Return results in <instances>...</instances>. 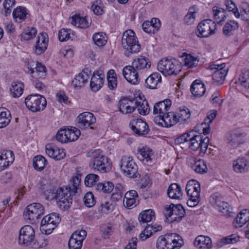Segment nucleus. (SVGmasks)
<instances>
[{
  "mask_svg": "<svg viewBox=\"0 0 249 249\" xmlns=\"http://www.w3.org/2000/svg\"><path fill=\"white\" fill-rule=\"evenodd\" d=\"M87 156L92 158L89 164L91 170L95 171H109L111 170V163L100 149L91 150L87 153Z\"/></svg>",
  "mask_w": 249,
  "mask_h": 249,
  "instance_id": "obj_2",
  "label": "nucleus"
},
{
  "mask_svg": "<svg viewBox=\"0 0 249 249\" xmlns=\"http://www.w3.org/2000/svg\"><path fill=\"white\" fill-rule=\"evenodd\" d=\"M155 219V212L152 209L143 211L139 215V220L141 224L150 222Z\"/></svg>",
  "mask_w": 249,
  "mask_h": 249,
  "instance_id": "obj_41",
  "label": "nucleus"
},
{
  "mask_svg": "<svg viewBox=\"0 0 249 249\" xmlns=\"http://www.w3.org/2000/svg\"><path fill=\"white\" fill-rule=\"evenodd\" d=\"M56 226L54 224L49 223L46 224V218H43L40 223V229L42 232L45 234H50L52 232L53 230L55 228Z\"/></svg>",
  "mask_w": 249,
  "mask_h": 249,
  "instance_id": "obj_56",
  "label": "nucleus"
},
{
  "mask_svg": "<svg viewBox=\"0 0 249 249\" xmlns=\"http://www.w3.org/2000/svg\"><path fill=\"white\" fill-rule=\"evenodd\" d=\"M184 65L189 67L192 68L196 66L198 62L199 59L197 57H195L190 54L183 53Z\"/></svg>",
  "mask_w": 249,
  "mask_h": 249,
  "instance_id": "obj_48",
  "label": "nucleus"
},
{
  "mask_svg": "<svg viewBox=\"0 0 249 249\" xmlns=\"http://www.w3.org/2000/svg\"><path fill=\"white\" fill-rule=\"evenodd\" d=\"M102 5L101 0H97L92 3L91 10L97 15H101L103 13V10L101 5Z\"/></svg>",
  "mask_w": 249,
  "mask_h": 249,
  "instance_id": "obj_64",
  "label": "nucleus"
},
{
  "mask_svg": "<svg viewBox=\"0 0 249 249\" xmlns=\"http://www.w3.org/2000/svg\"><path fill=\"white\" fill-rule=\"evenodd\" d=\"M46 164L45 158L41 155L35 157L33 160V166L36 170H42Z\"/></svg>",
  "mask_w": 249,
  "mask_h": 249,
  "instance_id": "obj_52",
  "label": "nucleus"
},
{
  "mask_svg": "<svg viewBox=\"0 0 249 249\" xmlns=\"http://www.w3.org/2000/svg\"><path fill=\"white\" fill-rule=\"evenodd\" d=\"M190 91L193 95L196 97H202L205 92V85L199 80H196L192 84Z\"/></svg>",
  "mask_w": 249,
  "mask_h": 249,
  "instance_id": "obj_31",
  "label": "nucleus"
},
{
  "mask_svg": "<svg viewBox=\"0 0 249 249\" xmlns=\"http://www.w3.org/2000/svg\"><path fill=\"white\" fill-rule=\"evenodd\" d=\"M213 14L214 22L218 24L221 23V22L226 18L224 10L217 6H214L213 8Z\"/></svg>",
  "mask_w": 249,
  "mask_h": 249,
  "instance_id": "obj_45",
  "label": "nucleus"
},
{
  "mask_svg": "<svg viewBox=\"0 0 249 249\" xmlns=\"http://www.w3.org/2000/svg\"><path fill=\"white\" fill-rule=\"evenodd\" d=\"M185 213V210L180 204L166 205L163 211V214L166 219L170 218L169 220L171 222L180 221L184 216Z\"/></svg>",
  "mask_w": 249,
  "mask_h": 249,
  "instance_id": "obj_9",
  "label": "nucleus"
},
{
  "mask_svg": "<svg viewBox=\"0 0 249 249\" xmlns=\"http://www.w3.org/2000/svg\"><path fill=\"white\" fill-rule=\"evenodd\" d=\"M71 34L74 36L73 31L71 29H62L58 33V37L60 41H65L68 40L71 38Z\"/></svg>",
  "mask_w": 249,
  "mask_h": 249,
  "instance_id": "obj_60",
  "label": "nucleus"
},
{
  "mask_svg": "<svg viewBox=\"0 0 249 249\" xmlns=\"http://www.w3.org/2000/svg\"><path fill=\"white\" fill-rule=\"evenodd\" d=\"M37 34V30L34 28H28L20 35L21 40L28 41L33 38Z\"/></svg>",
  "mask_w": 249,
  "mask_h": 249,
  "instance_id": "obj_54",
  "label": "nucleus"
},
{
  "mask_svg": "<svg viewBox=\"0 0 249 249\" xmlns=\"http://www.w3.org/2000/svg\"><path fill=\"white\" fill-rule=\"evenodd\" d=\"M83 200L85 206L89 208L93 207L96 203L94 195L91 192H88L85 195Z\"/></svg>",
  "mask_w": 249,
  "mask_h": 249,
  "instance_id": "obj_58",
  "label": "nucleus"
},
{
  "mask_svg": "<svg viewBox=\"0 0 249 249\" xmlns=\"http://www.w3.org/2000/svg\"><path fill=\"white\" fill-rule=\"evenodd\" d=\"M137 99L124 98L119 101V110L124 114L132 113L136 108Z\"/></svg>",
  "mask_w": 249,
  "mask_h": 249,
  "instance_id": "obj_21",
  "label": "nucleus"
},
{
  "mask_svg": "<svg viewBox=\"0 0 249 249\" xmlns=\"http://www.w3.org/2000/svg\"><path fill=\"white\" fill-rule=\"evenodd\" d=\"M210 203L214 207H217L219 211L225 214L231 212V208L228 203L224 200L223 196L218 192L213 194L210 197Z\"/></svg>",
  "mask_w": 249,
  "mask_h": 249,
  "instance_id": "obj_13",
  "label": "nucleus"
},
{
  "mask_svg": "<svg viewBox=\"0 0 249 249\" xmlns=\"http://www.w3.org/2000/svg\"><path fill=\"white\" fill-rule=\"evenodd\" d=\"M171 106V101L165 99L156 103L153 107V114L157 115L154 118V122L157 123L160 119L168 111Z\"/></svg>",
  "mask_w": 249,
  "mask_h": 249,
  "instance_id": "obj_15",
  "label": "nucleus"
},
{
  "mask_svg": "<svg viewBox=\"0 0 249 249\" xmlns=\"http://www.w3.org/2000/svg\"><path fill=\"white\" fill-rule=\"evenodd\" d=\"M186 190L187 195L189 197L187 202V205L190 207L196 206L200 200L199 183L196 180H190L186 184Z\"/></svg>",
  "mask_w": 249,
  "mask_h": 249,
  "instance_id": "obj_6",
  "label": "nucleus"
},
{
  "mask_svg": "<svg viewBox=\"0 0 249 249\" xmlns=\"http://www.w3.org/2000/svg\"><path fill=\"white\" fill-rule=\"evenodd\" d=\"M24 85L18 81L13 82L10 88L11 95L13 97L18 98L23 93Z\"/></svg>",
  "mask_w": 249,
  "mask_h": 249,
  "instance_id": "obj_42",
  "label": "nucleus"
},
{
  "mask_svg": "<svg viewBox=\"0 0 249 249\" xmlns=\"http://www.w3.org/2000/svg\"><path fill=\"white\" fill-rule=\"evenodd\" d=\"M35 232L30 225H25L21 228L19 232L18 243L20 245L28 246L34 241Z\"/></svg>",
  "mask_w": 249,
  "mask_h": 249,
  "instance_id": "obj_14",
  "label": "nucleus"
},
{
  "mask_svg": "<svg viewBox=\"0 0 249 249\" xmlns=\"http://www.w3.org/2000/svg\"><path fill=\"white\" fill-rule=\"evenodd\" d=\"M80 175L73 177L70 180L71 186H66L59 188H52L44 191L43 193L47 199H55L57 206L62 210H66L70 207L72 204V196L75 195L81 182Z\"/></svg>",
  "mask_w": 249,
  "mask_h": 249,
  "instance_id": "obj_1",
  "label": "nucleus"
},
{
  "mask_svg": "<svg viewBox=\"0 0 249 249\" xmlns=\"http://www.w3.org/2000/svg\"><path fill=\"white\" fill-rule=\"evenodd\" d=\"M225 63L212 64L209 66L210 70L214 71L213 74V80L217 83H222L227 75L228 69H225Z\"/></svg>",
  "mask_w": 249,
  "mask_h": 249,
  "instance_id": "obj_18",
  "label": "nucleus"
},
{
  "mask_svg": "<svg viewBox=\"0 0 249 249\" xmlns=\"http://www.w3.org/2000/svg\"><path fill=\"white\" fill-rule=\"evenodd\" d=\"M132 131L138 136H142L148 133L149 127L145 122L140 119H134L130 122Z\"/></svg>",
  "mask_w": 249,
  "mask_h": 249,
  "instance_id": "obj_19",
  "label": "nucleus"
},
{
  "mask_svg": "<svg viewBox=\"0 0 249 249\" xmlns=\"http://www.w3.org/2000/svg\"><path fill=\"white\" fill-rule=\"evenodd\" d=\"M131 66L139 71L147 70L151 67V62L149 60L144 56H141L132 62Z\"/></svg>",
  "mask_w": 249,
  "mask_h": 249,
  "instance_id": "obj_27",
  "label": "nucleus"
},
{
  "mask_svg": "<svg viewBox=\"0 0 249 249\" xmlns=\"http://www.w3.org/2000/svg\"><path fill=\"white\" fill-rule=\"evenodd\" d=\"M238 27L239 25L237 22L230 20L224 25L223 32L224 35H229L231 31L238 29Z\"/></svg>",
  "mask_w": 249,
  "mask_h": 249,
  "instance_id": "obj_57",
  "label": "nucleus"
},
{
  "mask_svg": "<svg viewBox=\"0 0 249 249\" xmlns=\"http://www.w3.org/2000/svg\"><path fill=\"white\" fill-rule=\"evenodd\" d=\"M181 65L176 59L164 58L158 63L159 71L165 76L177 75L181 71Z\"/></svg>",
  "mask_w": 249,
  "mask_h": 249,
  "instance_id": "obj_4",
  "label": "nucleus"
},
{
  "mask_svg": "<svg viewBox=\"0 0 249 249\" xmlns=\"http://www.w3.org/2000/svg\"><path fill=\"white\" fill-rule=\"evenodd\" d=\"M198 10L196 5H193L189 8L187 14L184 18V22L186 24L190 25L194 23Z\"/></svg>",
  "mask_w": 249,
  "mask_h": 249,
  "instance_id": "obj_39",
  "label": "nucleus"
},
{
  "mask_svg": "<svg viewBox=\"0 0 249 249\" xmlns=\"http://www.w3.org/2000/svg\"><path fill=\"white\" fill-rule=\"evenodd\" d=\"M77 120L80 127L83 128L90 127V129L93 128L91 125L96 122V118L94 115L89 112H85L80 114L78 116Z\"/></svg>",
  "mask_w": 249,
  "mask_h": 249,
  "instance_id": "obj_23",
  "label": "nucleus"
},
{
  "mask_svg": "<svg viewBox=\"0 0 249 249\" xmlns=\"http://www.w3.org/2000/svg\"><path fill=\"white\" fill-rule=\"evenodd\" d=\"M71 23L79 28L86 29L89 27L90 23L86 17H81L79 15H75L70 18Z\"/></svg>",
  "mask_w": 249,
  "mask_h": 249,
  "instance_id": "obj_32",
  "label": "nucleus"
},
{
  "mask_svg": "<svg viewBox=\"0 0 249 249\" xmlns=\"http://www.w3.org/2000/svg\"><path fill=\"white\" fill-rule=\"evenodd\" d=\"M45 150L46 154L50 157L56 160L63 159L66 155L64 149L60 148L51 143L46 145Z\"/></svg>",
  "mask_w": 249,
  "mask_h": 249,
  "instance_id": "obj_25",
  "label": "nucleus"
},
{
  "mask_svg": "<svg viewBox=\"0 0 249 249\" xmlns=\"http://www.w3.org/2000/svg\"><path fill=\"white\" fill-rule=\"evenodd\" d=\"M92 39L95 45L102 47L107 43V37L105 33L100 32L95 33L92 36Z\"/></svg>",
  "mask_w": 249,
  "mask_h": 249,
  "instance_id": "obj_46",
  "label": "nucleus"
},
{
  "mask_svg": "<svg viewBox=\"0 0 249 249\" xmlns=\"http://www.w3.org/2000/svg\"><path fill=\"white\" fill-rule=\"evenodd\" d=\"M87 236L85 230L76 231L71 235L68 243L70 249H81Z\"/></svg>",
  "mask_w": 249,
  "mask_h": 249,
  "instance_id": "obj_16",
  "label": "nucleus"
},
{
  "mask_svg": "<svg viewBox=\"0 0 249 249\" xmlns=\"http://www.w3.org/2000/svg\"><path fill=\"white\" fill-rule=\"evenodd\" d=\"M123 74L125 79L132 85H137L140 82L138 72L131 66H126L123 70Z\"/></svg>",
  "mask_w": 249,
  "mask_h": 249,
  "instance_id": "obj_24",
  "label": "nucleus"
},
{
  "mask_svg": "<svg viewBox=\"0 0 249 249\" xmlns=\"http://www.w3.org/2000/svg\"><path fill=\"white\" fill-rule=\"evenodd\" d=\"M138 158L144 164L149 165L152 162V150L148 147L144 146L139 148L137 153Z\"/></svg>",
  "mask_w": 249,
  "mask_h": 249,
  "instance_id": "obj_28",
  "label": "nucleus"
},
{
  "mask_svg": "<svg viewBox=\"0 0 249 249\" xmlns=\"http://www.w3.org/2000/svg\"><path fill=\"white\" fill-rule=\"evenodd\" d=\"M183 244L180 235L174 233H169L160 235L156 243L158 249H179Z\"/></svg>",
  "mask_w": 249,
  "mask_h": 249,
  "instance_id": "obj_3",
  "label": "nucleus"
},
{
  "mask_svg": "<svg viewBox=\"0 0 249 249\" xmlns=\"http://www.w3.org/2000/svg\"><path fill=\"white\" fill-rule=\"evenodd\" d=\"M108 87L110 89H114L117 87V80L116 74L114 70H110L107 75Z\"/></svg>",
  "mask_w": 249,
  "mask_h": 249,
  "instance_id": "obj_50",
  "label": "nucleus"
},
{
  "mask_svg": "<svg viewBox=\"0 0 249 249\" xmlns=\"http://www.w3.org/2000/svg\"><path fill=\"white\" fill-rule=\"evenodd\" d=\"M194 244L195 247L199 249H210L212 246L211 238L204 235L197 236L194 242Z\"/></svg>",
  "mask_w": 249,
  "mask_h": 249,
  "instance_id": "obj_34",
  "label": "nucleus"
},
{
  "mask_svg": "<svg viewBox=\"0 0 249 249\" xmlns=\"http://www.w3.org/2000/svg\"><path fill=\"white\" fill-rule=\"evenodd\" d=\"M122 45L127 53H137L141 49L135 33L131 30L125 31L122 36Z\"/></svg>",
  "mask_w": 249,
  "mask_h": 249,
  "instance_id": "obj_5",
  "label": "nucleus"
},
{
  "mask_svg": "<svg viewBox=\"0 0 249 249\" xmlns=\"http://www.w3.org/2000/svg\"><path fill=\"white\" fill-rule=\"evenodd\" d=\"M121 169L123 171H137L138 167L131 157H124L121 160Z\"/></svg>",
  "mask_w": 249,
  "mask_h": 249,
  "instance_id": "obj_35",
  "label": "nucleus"
},
{
  "mask_svg": "<svg viewBox=\"0 0 249 249\" xmlns=\"http://www.w3.org/2000/svg\"><path fill=\"white\" fill-rule=\"evenodd\" d=\"M136 108L139 113L142 115L148 114L150 111V108L146 100L138 101L137 100Z\"/></svg>",
  "mask_w": 249,
  "mask_h": 249,
  "instance_id": "obj_55",
  "label": "nucleus"
},
{
  "mask_svg": "<svg viewBox=\"0 0 249 249\" xmlns=\"http://www.w3.org/2000/svg\"><path fill=\"white\" fill-rule=\"evenodd\" d=\"M216 114L217 111L216 110H212L205 119L204 122L200 124L203 134L207 135L210 133V124L215 119Z\"/></svg>",
  "mask_w": 249,
  "mask_h": 249,
  "instance_id": "obj_38",
  "label": "nucleus"
},
{
  "mask_svg": "<svg viewBox=\"0 0 249 249\" xmlns=\"http://www.w3.org/2000/svg\"><path fill=\"white\" fill-rule=\"evenodd\" d=\"M105 78V75L102 70L95 71L91 77L90 86L93 91L99 90L103 86Z\"/></svg>",
  "mask_w": 249,
  "mask_h": 249,
  "instance_id": "obj_22",
  "label": "nucleus"
},
{
  "mask_svg": "<svg viewBox=\"0 0 249 249\" xmlns=\"http://www.w3.org/2000/svg\"><path fill=\"white\" fill-rule=\"evenodd\" d=\"M99 179L98 175L94 174H89L85 178V184L86 186H92L99 180Z\"/></svg>",
  "mask_w": 249,
  "mask_h": 249,
  "instance_id": "obj_61",
  "label": "nucleus"
},
{
  "mask_svg": "<svg viewBox=\"0 0 249 249\" xmlns=\"http://www.w3.org/2000/svg\"><path fill=\"white\" fill-rule=\"evenodd\" d=\"M80 130L74 127L66 129V136L68 137V142H74L77 140L80 135Z\"/></svg>",
  "mask_w": 249,
  "mask_h": 249,
  "instance_id": "obj_49",
  "label": "nucleus"
},
{
  "mask_svg": "<svg viewBox=\"0 0 249 249\" xmlns=\"http://www.w3.org/2000/svg\"><path fill=\"white\" fill-rule=\"evenodd\" d=\"M249 221V212L247 210L241 211L236 217L233 224L235 228H240Z\"/></svg>",
  "mask_w": 249,
  "mask_h": 249,
  "instance_id": "obj_37",
  "label": "nucleus"
},
{
  "mask_svg": "<svg viewBox=\"0 0 249 249\" xmlns=\"http://www.w3.org/2000/svg\"><path fill=\"white\" fill-rule=\"evenodd\" d=\"M178 122L177 114L173 112H167L157 124L162 126L170 127Z\"/></svg>",
  "mask_w": 249,
  "mask_h": 249,
  "instance_id": "obj_29",
  "label": "nucleus"
},
{
  "mask_svg": "<svg viewBox=\"0 0 249 249\" xmlns=\"http://www.w3.org/2000/svg\"><path fill=\"white\" fill-rule=\"evenodd\" d=\"M246 133L243 130L239 129H235L227 134L226 142L231 146H237L246 142Z\"/></svg>",
  "mask_w": 249,
  "mask_h": 249,
  "instance_id": "obj_12",
  "label": "nucleus"
},
{
  "mask_svg": "<svg viewBox=\"0 0 249 249\" xmlns=\"http://www.w3.org/2000/svg\"><path fill=\"white\" fill-rule=\"evenodd\" d=\"M232 166L234 171L236 170H248L249 163L245 158H239L233 161Z\"/></svg>",
  "mask_w": 249,
  "mask_h": 249,
  "instance_id": "obj_44",
  "label": "nucleus"
},
{
  "mask_svg": "<svg viewBox=\"0 0 249 249\" xmlns=\"http://www.w3.org/2000/svg\"><path fill=\"white\" fill-rule=\"evenodd\" d=\"M28 69L32 76L36 79L44 78L46 75V67L40 63H36L35 71L29 67Z\"/></svg>",
  "mask_w": 249,
  "mask_h": 249,
  "instance_id": "obj_43",
  "label": "nucleus"
},
{
  "mask_svg": "<svg viewBox=\"0 0 249 249\" xmlns=\"http://www.w3.org/2000/svg\"><path fill=\"white\" fill-rule=\"evenodd\" d=\"M192 133L188 142L189 147L194 150L196 151L200 149V152L205 153L207 149L208 144L209 143V139L208 137H204L201 134L196 135Z\"/></svg>",
  "mask_w": 249,
  "mask_h": 249,
  "instance_id": "obj_10",
  "label": "nucleus"
},
{
  "mask_svg": "<svg viewBox=\"0 0 249 249\" xmlns=\"http://www.w3.org/2000/svg\"><path fill=\"white\" fill-rule=\"evenodd\" d=\"M235 16L243 20H249V5L247 3L244 4L240 12L238 11L235 13Z\"/></svg>",
  "mask_w": 249,
  "mask_h": 249,
  "instance_id": "obj_53",
  "label": "nucleus"
},
{
  "mask_svg": "<svg viewBox=\"0 0 249 249\" xmlns=\"http://www.w3.org/2000/svg\"><path fill=\"white\" fill-rule=\"evenodd\" d=\"M239 81L242 87L249 89V72H242L239 76Z\"/></svg>",
  "mask_w": 249,
  "mask_h": 249,
  "instance_id": "obj_63",
  "label": "nucleus"
},
{
  "mask_svg": "<svg viewBox=\"0 0 249 249\" xmlns=\"http://www.w3.org/2000/svg\"><path fill=\"white\" fill-rule=\"evenodd\" d=\"M168 196L172 199L179 200L183 197V193L180 186L177 183H172L167 190Z\"/></svg>",
  "mask_w": 249,
  "mask_h": 249,
  "instance_id": "obj_33",
  "label": "nucleus"
},
{
  "mask_svg": "<svg viewBox=\"0 0 249 249\" xmlns=\"http://www.w3.org/2000/svg\"><path fill=\"white\" fill-rule=\"evenodd\" d=\"M114 189V185L111 182L108 181L105 183H99L96 186L95 189L99 192L110 193Z\"/></svg>",
  "mask_w": 249,
  "mask_h": 249,
  "instance_id": "obj_51",
  "label": "nucleus"
},
{
  "mask_svg": "<svg viewBox=\"0 0 249 249\" xmlns=\"http://www.w3.org/2000/svg\"><path fill=\"white\" fill-rule=\"evenodd\" d=\"M178 122H185L190 117V112L188 108L180 109L177 114Z\"/></svg>",
  "mask_w": 249,
  "mask_h": 249,
  "instance_id": "obj_62",
  "label": "nucleus"
},
{
  "mask_svg": "<svg viewBox=\"0 0 249 249\" xmlns=\"http://www.w3.org/2000/svg\"><path fill=\"white\" fill-rule=\"evenodd\" d=\"M27 14V13L25 8L19 7L14 10L13 13V15L16 22L20 23L26 19Z\"/></svg>",
  "mask_w": 249,
  "mask_h": 249,
  "instance_id": "obj_47",
  "label": "nucleus"
},
{
  "mask_svg": "<svg viewBox=\"0 0 249 249\" xmlns=\"http://www.w3.org/2000/svg\"><path fill=\"white\" fill-rule=\"evenodd\" d=\"M25 103L27 107L34 112L44 110L47 105L45 98L37 94L28 95L25 99Z\"/></svg>",
  "mask_w": 249,
  "mask_h": 249,
  "instance_id": "obj_8",
  "label": "nucleus"
},
{
  "mask_svg": "<svg viewBox=\"0 0 249 249\" xmlns=\"http://www.w3.org/2000/svg\"><path fill=\"white\" fill-rule=\"evenodd\" d=\"M216 24L214 21L207 19L200 22L197 26V35L199 37H207L215 33Z\"/></svg>",
  "mask_w": 249,
  "mask_h": 249,
  "instance_id": "obj_11",
  "label": "nucleus"
},
{
  "mask_svg": "<svg viewBox=\"0 0 249 249\" xmlns=\"http://www.w3.org/2000/svg\"><path fill=\"white\" fill-rule=\"evenodd\" d=\"M44 213V208L42 204L33 203L26 207L23 213V216L27 222L33 223L36 222Z\"/></svg>",
  "mask_w": 249,
  "mask_h": 249,
  "instance_id": "obj_7",
  "label": "nucleus"
},
{
  "mask_svg": "<svg viewBox=\"0 0 249 249\" xmlns=\"http://www.w3.org/2000/svg\"><path fill=\"white\" fill-rule=\"evenodd\" d=\"M90 71L89 69H85L82 72L76 75L72 81V84L75 88H81L87 83L89 78Z\"/></svg>",
  "mask_w": 249,
  "mask_h": 249,
  "instance_id": "obj_26",
  "label": "nucleus"
},
{
  "mask_svg": "<svg viewBox=\"0 0 249 249\" xmlns=\"http://www.w3.org/2000/svg\"><path fill=\"white\" fill-rule=\"evenodd\" d=\"M48 43L49 37L48 35L46 33H39L34 46V53L36 55L41 54L47 50Z\"/></svg>",
  "mask_w": 249,
  "mask_h": 249,
  "instance_id": "obj_17",
  "label": "nucleus"
},
{
  "mask_svg": "<svg viewBox=\"0 0 249 249\" xmlns=\"http://www.w3.org/2000/svg\"><path fill=\"white\" fill-rule=\"evenodd\" d=\"M15 160L13 151L10 150L0 151V170H6L12 164Z\"/></svg>",
  "mask_w": 249,
  "mask_h": 249,
  "instance_id": "obj_20",
  "label": "nucleus"
},
{
  "mask_svg": "<svg viewBox=\"0 0 249 249\" xmlns=\"http://www.w3.org/2000/svg\"><path fill=\"white\" fill-rule=\"evenodd\" d=\"M10 112L4 107H0V128L6 127L11 120Z\"/></svg>",
  "mask_w": 249,
  "mask_h": 249,
  "instance_id": "obj_40",
  "label": "nucleus"
},
{
  "mask_svg": "<svg viewBox=\"0 0 249 249\" xmlns=\"http://www.w3.org/2000/svg\"><path fill=\"white\" fill-rule=\"evenodd\" d=\"M160 27V20L157 18H152L151 21H144L142 25L143 30L148 34H155Z\"/></svg>",
  "mask_w": 249,
  "mask_h": 249,
  "instance_id": "obj_30",
  "label": "nucleus"
},
{
  "mask_svg": "<svg viewBox=\"0 0 249 249\" xmlns=\"http://www.w3.org/2000/svg\"><path fill=\"white\" fill-rule=\"evenodd\" d=\"M154 228L153 226L147 225L142 232L140 235V238L144 241L150 237L154 233Z\"/></svg>",
  "mask_w": 249,
  "mask_h": 249,
  "instance_id": "obj_59",
  "label": "nucleus"
},
{
  "mask_svg": "<svg viewBox=\"0 0 249 249\" xmlns=\"http://www.w3.org/2000/svg\"><path fill=\"white\" fill-rule=\"evenodd\" d=\"M161 81V77L160 74L158 72H153L146 79L145 86L147 88L154 89Z\"/></svg>",
  "mask_w": 249,
  "mask_h": 249,
  "instance_id": "obj_36",
  "label": "nucleus"
}]
</instances>
